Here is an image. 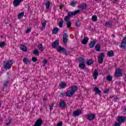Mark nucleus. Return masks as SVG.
I'll list each match as a JSON object with an SVG mask.
<instances>
[{
  "instance_id": "obj_1",
  "label": "nucleus",
  "mask_w": 126,
  "mask_h": 126,
  "mask_svg": "<svg viewBox=\"0 0 126 126\" xmlns=\"http://www.w3.org/2000/svg\"><path fill=\"white\" fill-rule=\"evenodd\" d=\"M12 64H13V62L12 61H6L4 63V68L5 69H10L11 66H12Z\"/></svg>"
},
{
  "instance_id": "obj_2",
  "label": "nucleus",
  "mask_w": 126,
  "mask_h": 126,
  "mask_svg": "<svg viewBox=\"0 0 126 126\" xmlns=\"http://www.w3.org/2000/svg\"><path fill=\"white\" fill-rule=\"evenodd\" d=\"M79 61L80 62L79 64V67L81 68V69H84L85 68V60L82 58H79Z\"/></svg>"
},
{
  "instance_id": "obj_3",
  "label": "nucleus",
  "mask_w": 126,
  "mask_h": 126,
  "mask_svg": "<svg viewBox=\"0 0 126 126\" xmlns=\"http://www.w3.org/2000/svg\"><path fill=\"white\" fill-rule=\"evenodd\" d=\"M42 124H43V119H38L36 120L33 126H41Z\"/></svg>"
},
{
  "instance_id": "obj_4",
  "label": "nucleus",
  "mask_w": 126,
  "mask_h": 126,
  "mask_svg": "<svg viewBox=\"0 0 126 126\" xmlns=\"http://www.w3.org/2000/svg\"><path fill=\"white\" fill-rule=\"evenodd\" d=\"M79 12H80V10H77L74 12H69L67 13V15L70 18V16H72V15H76V14L79 13Z\"/></svg>"
},
{
  "instance_id": "obj_5",
  "label": "nucleus",
  "mask_w": 126,
  "mask_h": 126,
  "mask_svg": "<svg viewBox=\"0 0 126 126\" xmlns=\"http://www.w3.org/2000/svg\"><path fill=\"white\" fill-rule=\"evenodd\" d=\"M95 114H90L87 115L86 119L89 120V121H93L94 119H95Z\"/></svg>"
},
{
  "instance_id": "obj_6",
  "label": "nucleus",
  "mask_w": 126,
  "mask_h": 126,
  "mask_svg": "<svg viewBox=\"0 0 126 126\" xmlns=\"http://www.w3.org/2000/svg\"><path fill=\"white\" fill-rule=\"evenodd\" d=\"M115 76L117 77H120L122 76V70L120 68H117L115 70Z\"/></svg>"
},
{
  "instance_id": "obj_7",
  "label": "nucleus",
  "mask_w": 126,
  "mask_h": 126,
  "mask_svg": "<svg viewBox=\"0 0 126 126\" xmlns=\"http://www.w3.org/2000/svg\"><path fill=\"white\" fill-rule=\"evenodd\" d=\"M82 114V111L81 110H77L73 112V116L74 117H77V116H79V115H81Z\"/></svg>"
},
{
  "instance_id": "obj_8",
  "label": "nucleus",
  "mask_w": 126,
  "mask_h": 126,
  "mask_svg": "<svg viewBox=\"0 0 126 126\" xmlns=\"http://www.w3.org/2000/svg\"><path fill=\"white\" fill-rule=\"evenodd\" d=\"M104 57V55L103 53L100 54V55L98 56V61L99 63H103Z\"/></svg>"
},
{
  "instance_id": "obj_9",
  "label": "nucleus",
  "mask_w": 126,
  "mask_h": 126,
  "mask_svg": "<svg viewBox=\"0 0 126 126\" xmlns=\"http://www.w3.org/2000/svg\"><path fill=\"white\" fill-rule=\"evenodd\" d=\"M126 117L120 116L118 118L117 121H118V123L123 124V123H124V122H125V121H126Z\"/></svg>"
},
{
  "instance_id": "obj_10",
  "label": "nucleus",
  "mask_w": 126,
  "mask_h": 126,
  "mask_svg": "<svg viewBox=\"0 0 126 126\" xmlns=\"http://www.w3.org/2000/svg\"><path fill=\"white\" fill-rule=\"evenodd\" d=\"M23 1V0H15L13 2V5L15 7L18 6L19 4H20L21 2H22Z\"/></svg>"
},
{
  "instance_id": "obj_11",
  "label": "nucleus",
  "mask_w": 126,
  "mask_h": 126,
  "mask_svg": "<svg viewBox=\"0 0 126 126\" xmlns=\"http://www.w3.org/2000/svg\"><path fill=\"white\" fill-rule=\"evenodd\" d=\"M57 50L59 52V53H63L65 52V50L62 47V46H58L57 47Z\"/></svg>"
},
{
  "instance_id": "obj_12",
  "label": "nucleus",
  "mask_w": 126,
  "mask_h": 126,
  "mask_svg": "<svg viewBox=\"0 0 126 126\" xmlns=\"http://www.w3.org/2000/svg\"><path fill=\"white\" fill-rule=\"evenodd\" d=\"M74 94L70 90L67 91L65 95L67 97H71Z\"/></svg>"
},
{
  "instance_id": "obj_13",
  "label": "nucleus",
  "mask_w": 126,
  "mask_h": 126,
  "mask_svg": "<svg viewBox=\"0 0 126 126\" xmlns=\"http://www.w3.org/2000/svg\"><path fill=\"white\" fill-rule=\"evenodd\" d=\"M67 42V34L65 33L63 35V42L64 45H66V42Z\"/></svg>"
},
{
  "instance_id": "obj_14",
  "label": "nucleus",
  "mask_w": 126,
  "mask_h": 126,
  "mask_svg": "<svg viewBox=\"0 0 126 126\" xmlns=\"http://www.w3.org/2000/svg\"><path fill=\"white\" fill-rule=\"evenodd\" d=\"M98 70H95L93 73V76L94 79H97V77H98Z\"/></svg>"
},
{
  "instance_id": "obj_15",
  "label": "nucleus",
  "mask_w": 126,
  "mask_h": 126,
  "mask_svg": "<svg viewBox=\"0 0 126 126\" xmlns=\"http://www.w3.org/2000/svg\"><path fill=\"white\" fill-rule=\"evenodd\" d=\"M70 90L71 91V92L72 93H73L74 94L75 93V92H76V91L77 90V89H78V88H77V86H73L72 87H71L70 88Z\"/></svg>"
},
{
  "instance_id": "obj_16",
  "label": "nucleus",
  "mask_w": 126,
  "mask_h": 126,
  "mask_svg": "<svg viewBox=\"0 0 126 126\" xmlns=\"http://www.w3.org/2000/svg\"><path fill=\"white\" fill-rule=\"evenodd\" d=\"M59 106H60L63 109H64V108L66 107V105H65V102H64V101L63 100L60 101L59 103Z\"/></svg>"
},
{
  "instance_id": "obj_17",
  "label": "nucleus",
  "mask_w": 126,
  "mask_h": 126,
  "mask_svg": "<svg viewBox=\"0 0 126 126\" xmlns=\"http://www.w3.org/2000/svg\"><path fill=\"white\" fill-rule=\"evenodd\" d=\"M126 37H125L121 43V48H126Z\"/></svg>"
},
{
  "instance_id": "obj_18",
  "label": "nucleus",
  "mask_w": 126,
  "mask_h": 126,
  "mask_svg": "<svg viewBox=\"0 0 126 126\" xmlns=\"http://www.w3.org/2000/svg\"><path fill=\"white\" fill-rule=\"evenodd\" d=\"M59 43H60V41L58 39H57V40L54 41L52 43V47H53V48H57V46H59Z\"/></svg>"
},
{
  "instance_id": "obj_19",
  "label": "nucleus",
  "mask_w": 126,
  "mask_h": 126,
  "mask_svg": "<svg viewBox=\"0 0 126 126\" xmlns=\"http://www.w3.org/2000/svg\"><path fill=\"white\" fill-rule=\"evenodd\" d=\"M20 49L22 51H23V52H27V46L24 45H21Z\"/></svg>"
},
{
  "instance_id": "obj_20",
  "label": "nucleus",
  "mask_w": 126,
  "mask_h": 126,
  "mask_svg": "<svg viewBox=\"0 0 126 126\" xmlns=\"http://www.w3.org/2000/svg\"><path fill=\"white\" fill-rule=\"evenodd\" d=\"M41 25L42 26V28H41V31H43V30L45 27H46V25H47V21L46 20H43L42 21L41 23Z\"/></svg>"
},
{
  "instance_id": "obj_21",
  "label": "nucleus",
  "mask_w": 126,
  "mask_h": 126,
  "mask_svg": "<svg viewBox=\"0 0 126 126\" xmlns=\"http://www.w3.org/2000/svg\"><path fill=\"white\" fill-rule=\"evenodd\" d=\"M23 63L25 64H29L30 63V61H29V59L27 58H25L23 59Z\"/></svg>"
},
{
  "instance_id": "obj_22",
  "label": "nucleus",
  "mask_w": 126,
  "mask_h": 126,
  "mask_svg": "<svg viewBox=\"0 0 126 126\" xmlns=\"http://www.w3.org/2000/svg\"><path fill=\"white\" fill-rule=\"evenodd\" d=\"M60 88H65L66 87V83L62 82L60 84Z\"/></svg>"
},
{
  "instance_id": "obj_23",
  "label": "nucleus",
  "mask_w": 126,
  "mask_h": 126,
  "mask_svg": "<svg viewBox=\"0 0 126 126\" xmlns=\"http://www.w3.org/2000/svg\"><path fill=\"white\" fill-rule=\"evenodd\" d=\"M94 91L95 92L96 94H101V91L99 89V88L97 87H94Z\"/></svg>"
},
{
  "instance_id": "obj_24",
  "label": "nucleus",
  "mask_w": 126,
  "mask_h": 126,
  "mask_svg": "<svg viewBox=\"0 0 126 126\" xmlns=\"http://www.w3.org/2000/svg\"><path fill=\"white\" fill-rule=\"evenodd\" d=\"M88 40H89V39H88V37H85L83 39V40L82 41V44H83L84 45H85V44H86V43L88 42Z\"/></svg>"
},
{
  "instance_id": "obj_25",
  "label": "nucleus",
  "mask_w": 126,
  "mask_h": 126,
  "mask_svg": "<svg viewBox=\"0 0 126 126\" xmlns=\"http://www.w3.org/2000/svg\"><path fill=\"white\" fill-rule=\"evenodd\" d=\"M50 5H51V2L50 1H47L45 3L46 9H49L50 8Z\"/></svg>"
},
{
  "instance_id": "obj_26",
  "label": "nucleus",
  "mask_w": 126,
  "mask_h": 126,
  "mask_svg": "<svg viewBox=\"0 0 126 126\" xmlns=\"http://www.w3.org/2000/svg\"><path fill=\"white\" fill-rule=\"evenodd\" d=\"M107 56L109 57H114V52L113 50H111L108 52Z\"/></svg>"
},
{
  "instance_id": "obj_27",
  "label": "nucleus",
  "mask_w": 126,
  "mask_h": 126,
  "mask_svg": "<svg viewBox=\"0 0 126 126\" xmlns=\"http://www.w3.org/2000/svg\"><path fill=\"white\" fill-rule=\"evenodd\" d=\"M24 16V12L20 13L18 15V19H21V18H22V17H23Z\"/></svg>"
},
{
  "instance_id": "obj_28",
  "label": "nucleus",
  "mask_w": 126,
  "mask_h": 126,
  "mask_svg": "<svg viewBox=\"0 0 126 126\" xmlns=\"http://www.w3.org/2000/svg\"><path fill=\"white\" fill-rule=\"evenodd\" d=\"M87 5L86 4H82L81 5L79 6V8L81 9H85L86 8Z\"/></svg>"
},
{
  "instance_id": "obj_29",
  "label": "nucleus",
  "mask_w": 126,
  "mask_h": 126,
  "mask_svg": "<svg viewBox=\"0 0 126 126\" xmlns=\"http://www.w3.org/2000/svg\"><path fill=\"white\" fill-rule=\"evenodd\" d=\"M77 3V1H73L71 2L70 5L73 6V7H75L76 6V4Z\"/></svg>"
},
{
  "instance_id": "obj_30",
  "label": "nucleus",
  "mask_w": 126,
  "mask_h": 126,
  "mask_svg": "<svg viewBox=\"0 0 126 126\" xmlns=\"http://www.w3.org/2000/svg\"><path fill=\"white\" fill-rule=\"evenodd\" d=\"M95 44H96V42L94 41H92L90 43V48H93L94 47V46H95Z\"/></svg>"
},
{
  "instance_id": "obj_31",
  "label": "nucleus",
  "mask_w": 126,
  "mask_h": 126,
  "mask_svg": "<svg viewBox=\"0 0 126 126\" xmlns=\"http://www.w3.org/2000/svg\"><path fill=\"white\" fill-rule=\"evenodd\" d=\"M4 46H5V42H0V48H4Z\"/></svg>"
},
{
  "instance_id": "obj_32",
  "label": "nucleus",
  "mask_w": 126,
  "mask_h": 126,
  "mask_svg": "<svg viewBox=\"0 0 126 126\" xmlns=\"http://www.w3.org/2000/svg\"><path fill=\"white\" fill-rule=\"evenodd\" d=\"M95 48L96 51H97V52H99V51H100V45L96 44Z\"/></svg>"
},
{
  "instance_id": "obj_33",
  "label": "nucleus",
  "mask_w": 126,
  "mask_h": 126,
  "mask_svg": "<svg viewBox=\"0 0 126 126\" xmlns=\"http://www.w3.org/2000/svg\"><path fill=\"white\" fill-rule=\"evenodd\" d=\"M33 54L36 56H39V51L37 49H34L33 51Z\"/></svg>"
},
{
  "instance_id": "obj_34",
  "label": "nucleus",
  "mask_w": 126,
  "mask_h": 126,
  "mask_svg": "<svg viewBox=\"0 0 126 126\" xmlns=\"http://www.w3.org/2000/svg\"><path fill=\"white\" fill-rule=\"evenodd\" d=\"M92 63H93V61L92 60H89L87 63L88 65H91Z\"/></svg>"
},
{
  "instance_id": "obj_35",
  "label": "nucleus",
  "mask_w": 126,
  "mask_h": 126,
  "mask_svg": "<svg viewBox=\"0 0 126 126\" xmlns=\"http://www.w3.org/2000/svg\"><path fill=\"white\" fill-rule=\"evenodd\" d=\"M69 19H70V17L68 16H65L64 18V21H66V22H67V21H69Z\"/></svg>"
},
{
  "instance_id": "obj_36",
  "label": "nucleus",
  "mask_w": 126,
  "mask_h": 126,
  "mask_svg": "<svg viewBox=\"0 0 126 126\" xmlns=\"http://www.w3.org/2000/svg\"><path fill=\"white\" fill-rule=\"evenodd\" d=\"M105 26H106V27H111V26H112V24H111L110 22H106Z\"/></svg>"
},
{
  "instance_id": "obj_37",
  "label": "nucleus",
  "mask_w": 126,
  "mask_h": 126,
  "mask_svg": "<svg viewBox=\"0 0 126 126\" xmlns=\"http://www.w3.org/2000/svg\"><path fill=\"white\" fill-rule=\"evenodd\" d=\"M59 31V29L58 28H55L53 29V34H57Z\"/></svg>"
},
{
  "instance_id": "obj_38",
  "label": "nucleus",
  "mask_w": 126,
  "mask_h": 126,
  "mask_svg": "<svg viewBox=\"0 0 126 126\" xmlns=\"http://www.w3.org/2000/svg\"><path fill=\"white\" fill-rule=\"evenodd\" d=\"M92 19L93 21H94V22L97 21V16H95V15L93 16Z\"/></svg>"
},
{
  "instance_id": "obj_39",
  "label": "nucleus",
  "mask_w": 126,
  "mask_h": 126,
  "mask_svg": "<svg viewBox=\"0 0 126 126\" xmlns=\"http://www.w3.org/2000/svg\"><path fill=\"white\" fill-rule=\"evenodd\" d=\"M67 28H70L71 27V22L70 21L67 22Z\"/></svg>"
},
{
  "instance_id": "obj_40",
  "label": "nucleus",
  "mask_w": 126,
  "mask_h": 126,
  "mask_svg": "<svg viewBox=\"0 0 126 126\" xmlns=\"http://www.w3.org/2000/svg\"><path fill=\"white\" fill-rule=\"evenodd\" d=\"M38 48L39 51H41V52H43V45L42 44L38 45Z\"/></svg>"
},
{
  "instance_id": "obj_41",
  "label": "nucleus",
  "mask_w": 126,
  "mask_h": 126,
  "mask_svg": "<svg viewBox=\"0 0 126 126\" xmlns=\"http://www.w3.org/2000/svg\"><path fill=\"white\" fill-rule=\"evenodd\" d=\"M63 21H61L59 22L58 26L60 28H62V27H63Z\"/></svg>"
},
{
  "instance_id": "obj_42",
  "label": "nucleus",
  "mask_w": 126,
  "mask_h": 126,
  "mask_svg": "<svg viewBox=\"0 0 126 126\" xmlns=\"http://www.w3.org/2000/svg\"><path fill=\"white\" fill-rule=\"evenodd\" d=\"M113 79L112 78V76H107V80H108V81H111Z\"/></svg>"
},
{
  "instance_id": "obj_43",
  "label": "nucleus",
  "mask_w": 126,
  "mask_h": 126,
  "mask_svg": "<svg viewBox=\"0 0 126 126\" xmlns=\"http://www.w3.org/2000/svg\"><path fill=\"white\" fill-rule=\"evenodd\" d=\"M32 61L34 63H36L37 62V58L36 57H32Z\"/></svg>"
},
{
  "instance_id": "obj_44",
  "label": "nucleus",
  "mask_w": 126,
  "mask_h": 126,
  "mask_svg": "<svg viewBox=\"0 0 126 126\" xmlns=\"http://www.w3.org/2000/svg\"><path fill=\"white\" fill-rule=\"evenodd\" d=\"M121 125H122V123H120V122L116 123L115 124L114 126H121Z\"/></svg>"
},
{
  "instance_id": "obj_45",
  "label": "nucleus",
  "mask_w": 126,
  "mask_h": 126,
  "mask_svg": "<svg viewBox=\"0 0 126 126\" xmlns=\"http://www.w3.org/2000/svg\"><path fill=\"white\" fill-rule=\"evenodd\" d=\"M109 89H106L104 90V93L105 94H107V93H108L109 92Z\"/></svg>"
},
{
  "instance_id": "obj_46",
  "label": "nucleus",
  "mask_w": 126,
  "mask_h": 126,
  "mask_svg": "<svg viewBox=\"0 0 126 126\" xmlns=\"http://www.w3.org/2000/svg\"><path fill=\"white\" fill-rule=\"evenodd\" d=\"M47 60L44 59L43 61V63L44 64V65H46V64H47Z\"/></svg>"
},
{
  "instance_id": "obj_47",
  "label": "nucleus",
  "mask_w": 126,
  "mask_h": 126,
  "mask_svg": "<svg viewBox=\"0 0 126 126\" xmlns=\"http://www.w3.org/2000/svg\"><path fill=\"white\" fill-rule=\"evenodd\" d=\"M26 32V33H29L30 32H31V28H28Z\"/></svg>"
},
{
  "instance_id": "obj_48",
  "label": "nucleus",
  "mask_w": 126,
  "mask_h": 126,
  "mask_svg": "<svg viewBox=\"0 0 126 126\" xmlns=\"http://www.w3.org/2000/svg\"><path fill=\"white\" fill-rule=\"evenodd\" d=\"M53 107H54L53 104H52L51 105H50L49 108H50V110H53Z\"/></svg>"
},
{
  "instance_id": "obj_49",
  "label": "nucleus",
  "mask_w": 126,
  "mask_h": 126,
  "mask_svg": "<svg viewBox=\"0 0 126 126\" xmlns=\"http://www.w3.org/2000/svg\"><path fill=\"white\" fill-rule=\"evenodd\" d=\"M57 126H63V122H59L58 123Z\"/></svg>"
},
{
  "instance_id": "obj_50",
  "label": "nucleus",
  "mask_w": 126,
  "mask_h": 126,
  "mask_svg": "<svg viewBox=\"0 0 126 126\" xmlns=\"http://www.w3.org/2000/svg\"><path fill=\"white\" fill-rule=\"evenodd\" d=\"M10 123H11V121H10V120H9L8 121V123H7V122L6 123V126H8V125H9V124H10Z\"/></svg>"
},
{
  "instance_id": "obj_51",
  "label": "nucleus",
  "mask_w": 126,
  "mask_h": 126,
  "mask_svg": "<svg viewBox=\"0 0 126 126\" xmlns=\"http://www.w3.org/2000/svg\"><path fill=\"white\" fill-rule=\"evenodd\" d=\"M7 84H8V82H6L5 83H4V86H6V85H7Z\"/></svg>"
},
{
  "instance_id": "obj_52",
  "label": "nucleus",
  "mask_w": 126,
  "mask_h": 126,
  "mask_svg": "<svg viewBox=\"0 0 126 126\" xmlns=\"http://www.w3.org/2000/svg\"><path fill=\"white\" fill-rule=\"evenodd\" d=\"M117 99H118V98L116 97V98H114V101H117Z\"/></svg>"
},
{
  "instance_id": "obj_53",
  "label": "nucleus",
  "mask_w": 126,
  "mask_h": 126,
  "mask_svg": "<svg viewBox=\"0 0 126 126\" xmlns=\"http://www.w3.org/2000/svg\"><path fill=\"white\" fill-rule=\"evenodd\" d=\"M76 25H77V26H79V25H78V24H76Z\"/></svg>"
},
{
  "instance_id": "obj_54",
  "label": "nucleus",
  "mask_w": 126,
  "mask_h": 126,
  "mask_svg": "<svg viewBox=\"0 0 126 126\" xmlns=\"http://www.w3.org/2000/svg\"><path fill=\"white\" fill-rule=\"evenodd\" d=\"M60 96H63V94H60Z\"/></svg>"
},
{
  "instance_id": "obj_55",
  "label": "nucleus",
  "mask_w": 126,
  "mask_h": 126,
  "mask_svg": "<svg viewBox=\"0 0 126 126\" xmlns=\"http://www.w3.org/2000/svg\"><path fill=\"white\" fill-rule=\"evenodd\" d=\"M95 1H97V0H94Z\"/></svg>"
}]
</instances>
